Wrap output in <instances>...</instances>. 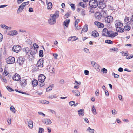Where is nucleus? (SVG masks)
<instances>
[{
  "label": "nucleus",
  "mask_w": 133,
  "mask_h": 133,
  "mask_svg": "<svg viewBox=\"0 0 133 133\" xmlns=\"http://www.w3.org/2000/svg\"><path fill=\"white\" fill-rule=\"evenodd\" d=\"M59 12L57 11L52 16L51 14L50 15V18L48 20V22L50 24L53 25L56 23V18L59 17Z\"/></svg>",
  "instance_id": "nucleus-1"
},
{
  "label": "nucleus",
  "mask_w": 133,
  "mask_h": 133,
  "mask_svg": "<svg viewBox=\"0 0 133 133\" xmlns=\"http://www.w3.org/2000/svg\"><path fill=\"white\" fill-rule=\"evenodd\" d=\"M116 27L117 28L116 30L119 32H122L124 31V29L122 28L123 24L119 20H116L115 22Z\"/></svg>",
  "instance_id": "nucleus-2"
},
{
  "label": "nucleus",
  "mask_w": 133,
  "mask_h": 133,
  "mask_svg": "<svg viewBox=\"0 0 133 133\" xmlns=\"http://www.w3.org/2000/svg\"><path fill=\"white\" fill-rule=\"evenodd\" d=\"M89 5L90 7L95 8L98 6V4L96 0H91L89 2Z\"/></svg>",
  "instance_id": "nucleus-3"
},
{
  "label": "nucleus",
  "mask_w": 133,
  "mask_h": 133,
  "mask_svg": "<svg viewBox=\"0 0 133 133\" xmlns=\"http://www.w3.org/2000/svg\"><path fill=\"white\" fill-rule=\"evenodd\" d=\"M91 63L95 68L98 71H100V67L99 65L94 61H91Z\"/></svg>",
  "instance_id": "nucleus-4"
},
{
  "label": "nucleus",
  "mask_w": 133,
  "mask_h": 133,
  "mask_svg": "<svg viewBox=\"0 0 133 133\" xmlns=\"http://www.w3.org/2000/svg\"><path fill=\"white\" fill-rule=\"evenodd\" d=\"M13 50L16 53H18L21 49V47L19 45L14 46L13 47Z\"/></svg>",
  "instance_id": "nucleus-5"
},
{
  "label": "nucleus",
  "mask_w": 133,
  "mask_h": 133,
  "mask_svg": "<svg viewBox=\"0 0 133 133\" xmlns=\"http://www.w3.org/2000/svg\"><path fill=\"white\" fill-rule=\"evenodd\" d=\"M7 63L8 64H13L15 61V58L14 57H10L7 59Z\"/></svg>",
  "instance_id": "nucleus-6"
},
{
  "label": "nucleus",
  "mask_w": 133,
  "mask_h": 133,
  "mask_svg": "<svg viewBox=\"0 0 133 133\" xmlns=\"http://www.w3.org/2000/svg\"><path fill=\"white\" fill-rule=\"evenodd\" d=\"M105 20L106 22L109 23L113 21V18L111 16H108L105 17Z\"/></svg>",
  "instance_id": "nucleus-7"
},
{
  "label": "nucleus",
  "mask_w": 133,
  "mask_h": 133,
  "mask_svg": "<svg viewBox=\"0 0 133 133\" xmlns=\"http://www.w3.org/2000/svg\"><path fill=\"white\" fill-rule=\"evenodd\" d=\"M24 61V58H23L22 57H18L17 62L20 65H21L23 64Z\"/></svg>",
  "instance_id": "nucleus-8"
},
{
  "label": "nucleus",
  "mask_w": 133,
  "mask_h": 133,
  "mask_svg": "<svg viewBox=\"0 0 133 133\" xmlns=\"http://www.w3.org/2000/svg\"><path fill=\"white\" fill-rule=\"evenodd\" d=\"M110 33V31H108L107 29L104 28L103 29L102 36L108 37V36L109 35Z\"/></svg>",
  "instance_id": "nucleus-9"
},
{
  "label": "nucleus",
  "mask_w": 133,
  "mask_h": 133,
  "mask_svg": "<svg viewBox=\"0 0 133 133\" xmlns=\"http://www.w3.org/2000/svg\"><path fill=\"white\" fill-rule=\"evenodd\" d=\"M46 78V77L44 75H40L38 78V80L39 82H43L45 80Z\"/></svg>",
  "instance_id": "nucleus-10"
},
{
  "label": "nucleus",
  "mask_w": 133,
  "mask_h": 133,
  "mask_svg": "<svg viewBox=\"0 0 133 133\" xmlns=\"http://www.w3.org/2000/svg\"><path fill=\"white\" fill-rule=\"evenodd\" d=\"M94 24L99 28H102L104 27L103 24L99 22L95 21L94 22Z\"/></svg>",
  "instance_id": "nucleus-11"
},
{
  "label": "nucleus",
  "mask_w": 133,
  "mask_h": 133,
  "mask_svg": "<svg viewBox=\"0 0 133 133\" xmlns=\"http://www.w3.org/2000/svg\"><path fill=\"white\" fill-rule=\"evenodd\" d=\"M13 79L14 80L18 81L20 79V75L17 73H16L13 76Z\"/></svg>",
  "instance_id": "nucleus-12"
},
{
  "label": "nucleus",
  "mask_w": 133,
  "mask_h": 133,
  "mask_svg": "<svg viewBox=\"0 0 133 133\" xmlns=\"http://www.w3.org/2000/svg\"><path fill=\"white\" fill-rule=\"evenodd\" d=\"M20 83L21 86L25 87L26 85L27 84L26 80L24 79H21L20 80Z\"/></svg>",
  "instance_id": "nucleus-13"
},
{
  "label": "nucleus",
  "mask_w": 133,
  "mask_h": 133,
  "mask_svg": "<svg viewBox=\"0 0 133 133\" xmlns=\"http://www.w3.org/2000/svg\"><path fill=\"white\" fill-rule=\"evenodd\" d=\"M43 59H40L37 62L38 66L42 67L43 66Z\"/></svg>",
  "instance_id": "nucleus-14"
},
{
  "label": "nucleus",
  "mask_w": 133,
  "mask_h": 133,
  "mask_svg": "<svg viewBox=\"0 0 133 133\" xmlns=\"http://www.w3.org/2000/svg\"><path fill=\"white\" fill-rule=\"evenodd\" d=\"M22 50L23 53L26 55L29 53L30 51L29 49L27 47L24 48L22 49Z\"/></svg>",
  "instance_id": "nucleus-15"
},
{
  "label": "nucleus",
  "mask_w": 133,
  "mask_h": 133,
  "mask_svg": "<svg viewBox=\"0 0 133 133\" xmlns=\"http://www.w3.org/2000/svg\"><path fill=\"white\" fill-rule=\"evenodd\" d=\"M106 6L105 4L103 2H102L101 4H98V6L101 9H103L105 8Z\"/></svg>",
  "instance_id": "nucleus-16"
},
{
  "label": "nucleus",
  "mask_w": 133,
  "mask_h": 133,
  "mask_svg": "<svg viewBox=\"0 0 133 133\" xmlns=\"http://www.w3.org/2000/svg\"><path fill=\"white\" fill-rule=\"evenodd\" d=\"M25 7L22 4L20 5L19 7L17 10V13H19L20 12H21L23 9H24V8Z\"/></svg>",
  "instance_id": "nucleus-17"
},
{
  "label": "nucleus",
  "mask_w": 133,
  "mask_h": 133,
  "mask_svg": "<svg viewBox=\"0 0 133 133\" xmlns=\"http://www.w3.org/2000/svg\"><path fill=\"white\" fill-rule=\"evenodd\" d=\"M92 35L94 37H97L99 36V34L97 31L94 30L92 31Z\"/></svg>",
  "instance_id": "nucleus-18"
},
{
  "label": "nucleus",
  "mask_w": 133,
  "mask_h": 133,
  "mask_svg": "<svg viewBox=\"0 0 133 133\" xmlns=\"http://www.w3.org/2000/svg\"><path fill=\"white\" fill-rule=\"evenodd\" d=\"M42 121L43 123L46 124H50L52 123L50 119H44Z\"/></svg>",
  "instance_id": "nucleus-19"
},
{
  "label": "nucleus",
  "mask_w": 133,
  "mask_h": 133,
  "mask_svg": "<svg viewBox=\"0 0 133 133\" xmlns=\"http://www.w3.org/2000/svg\"><path fill=\"white\" fill-rule=\"evenodd\" d=\"M37 52V49L34 48L32 49V50L30 51V54L31 55L35 54Z\"/></svg>",
  "instance_id": "nucleus-20"
},
{
  "label": "nucleus",
  "mask_w": 133,
  "mask_h": 133,
  "mask_svg": "<svg viewBox=\"0 0 133 133\" xmlns=\"http://www.w3.org/2000/svg\"><path fill=\"white\" fill-rule=\"evenodd\" d=\"M70 22V20L69 19L67 20H66L64 22L63 25L65 26L66 27H68V24Z\"/></svg>",
  "instance_id": "nucleus-21"
},
{
  "label": "nucleus",
  "mask_w": 133,
  "mask_h": 133,
  "mask_svg": "<svg viewBox=\"0 0 133 133\" xmlns=\"http://www.w3.org/2000/svg\"><path fill=\"white\" fill-rule=\"evenodd\" d=\"M78 39V38L76 36H71V37L69 38L68 39V40L69 41H75Z\"/></svg>",
  "instance_id": "nucleus-22"
},
{
  "label": "nucleus",
  "mask_w": 133,
  "mask_h": 133,
  "mask_svg": "<svg viewBox=\"0 0 133 133\" xmlns=\"http://www.w3.org/2000/svg\"><path fill=\"white\" fill-rule=\"evenodd\" d=\"M72 91L75 95L78 96H79L80 95V92L77 90H72Z\"/></svg>",
  "instance_id": "nucleus-23"
},
{
  "label": "nucleus",
  "mask_w": 133,
  "mask_h": 133,
  "mask_svg": "<svg viewBox=\"0 0 133 133\" xmlns=\"http://www.w3.org/2000/svg\"><path fill=\"white\" fill-rule=\"evenodd\" d=\"M97 14H98L100 15V16H103L105 17L107 13L105 11H104L102 10L101 11L100 13H98Z\"/></svg>",
  "instance_id": "nucleus-24"
},
{
  "label": "nucleus",
  "mask_w": 133,
  "mask_h": 133,
  "mask_svg": "<svg viewBox=\"0 0 133 133\" xmlns=\"http://www.w3.org/2000/svg\"><path fill=\"white\" fill-rule=\"evenodd\" d=\"M32 83L34 87L36 86L38 84V82L37 80H33L32 82Z\"/></svg>",
  "instance_id": "nucleus-25"
},
{
  "label": "nucleus",
  "mask_w": 133,
  "mask_h": 133,
  "mask_svg": "<svg viewBox=\"0 0 133 133\" xmlns=\"http://www.w3.org/2000/svg\"><path fill=\"white\" fill-rule=\"evenodd\" d=\"M78 113L79 115L83 116L84 115V109H82L78 110Z\"/></svg>",
  "instance_id": "nucleus-26"
},
{
  "label": "nucleus",
  "mask_w": 133,
  "mask_h": 133,
  "mask_svg": "<svg viewBox=\"0 0 133 133\" xmlns=\"http://www.w3.org/2000/svg\"><path fill=\"white\" fill-rule=\"evenodd\" d=\"M28 125L30 128H32L33 127V122L32 120H30L29 121Z\"/></svg>",
  "instance_id": "nucleus-27"
},
{
  "label": "nucleus",
  "mask_w": 133,
  "mask_h": 133,
  "mask_svg": "<svg viewBox=\"0 0 133 133\" xmlns=\"http://www.w3.org/2000/svg\"><path fill=\"white\" fill-rule=\"evenodd\" d=\"M88 29V26L87 25H85L84 26L82 30V31L84 32H86Z\"/></svg>",
  "instance_id": "nucleus-28"
},
{
  "label": "nucleus",
  "mask_w": 133,
  "mask_h": 133,
  "mask_svg": "<svg viewBox=\"0 0 133 133\" xmlns=\"http://www.w3.org/2000/svg\"><path fill=\"white\" fill-rule=\"evenodd\" d=\"M47 8L48 10L50 9L52 7V5L51 2H49L47 4Z\"/></svg>",
  "instance_id": "nucleus-29"
},
{
  "label": "nucleus",
  "mask_w": 133,
  "mask_h": 133,
  "mask_svg": "<svg viewBox=\"0 0 133 133\" xmlns=\"http://www.w3.org/2000/svg\"><path fill=\"white\" fill-rule=\"evenodd\" d=\"M78 20H79L78 19L76 20L75 21V26L76 28V29H77V30L79 29H80V28H77L78 26Z\"/></svg>",
  "instance_id": "nucleus-30"
},
{
  "label": "nucleus",
  "mask_w": 133,
  "mask_h": 133,
  "mask_svg": "<svg viewBox=\"0 0 133 133\" xmlns=\"http://www.w3.org/2000/svg\"><path fill=\"white\" fill-rule=\"evenodd\" d=\"M110 51H116V52L118 51V49L117 48H113L112 49H111L110 50Z\"/></svg>",
  "instance_id": "nucleus-31"
},
{
  "label": "nucleus",
  "mask_w": 133,
  "mask_h": 133,
  "mask_svg": "<svg viewBox=\"0 0 133 133\" xmlns=\"http://www.w3.org/2000/svg\"><path fill=\"white\" fill-rule=\"evenodd\" d=\"M91 111L94 114L96 115V114L97 112L94 106H93L92 107Z\"/></svg>",
  "instance_id": "nucleus-32"
},
{
  "label": "nucleus",
  "mask_w": 133,
  "mask_h": 133,
  "mask_svg": "<svg viewBox=\"0 0 133 133\" xmlns=\"http://www.w3.org/2000/svg\"><path fill=\"white\" fill-rule=\"evenodd\" d=\"M39 56L42 57L43 56V52L42 50H40L39 52Z\"/></svg>",
  "instance_id": "nucleus-33"
},
{
  "label": "nucleus",
  "mask_w": 133,
  "mask_h": 133,
  "mask_svg": "<svg viewBox=\"0 0 133 133\" xmlns=\"http://www.w3.org/2000/svg\"><path fill=\"white\" fill-rule=\"evenodd\" d=\"M87 131H89L90 133H93L94 130L93 129H91L89 127L87 130Z\"/></svg>",
  "instance_id": "nucleus-34"
},
{
  "label": "nucleus",
  "mask_w": 133,
  "mask_h": 133,
  "mask_svg": "<svg viewBox=\"0 0 133 133\" xmlns=\"http://www.w3.org/2000/svg\"><path fill=\"white\" fill-rule=\"evenodd\" d=\"M105 42L109 44H113L111 40H106L105 41Z\"/></svg>",
  "instance_id": "nucleus-35"
},
{
  "label": "nucleus",
  "mask_w": 133,
  "mask_h": 133,
  "mask_svg": "<svg viewBox=\"0 0 133 133\" xmlns=\"http://www.w3.org/2000/svg\"><path fill=\"white\" fill-rule=\"evenodd\" d=\"M79 5L81 6L83 8L85 7V4H84V2H83L79 3Z\"/></svg>",
  "instance_id": "nucleus-36"
},
{
  "label": "nucleus",
  "mask_w": 133,
  "mask_h": 133,
  "mask_svg": "<svg viewBox=\"0 0 133 133\" xmlns=\"http://www.w3.org/2000/svg\"><path fill=\"white\" fill-rule=\"evenodd\" d=\"M6 88L8 91L9 92L13 91L14 90L9 86H8L6 87Z\"/></svg>",
  "instance_id": "nucleus-37"
},
{
  "label": "nucleus",
  "mask_w": 133,
  "mask_h": 133,
  "mask_svg": "<svg viewBox=\"0 0 133 133\" xmlns=\"http://www.w3.org/2000/svg\"><path fill=\"white\" fill-rule=\"evenodd\" d=\"M124 29H125L126 30L128 31L130 29V27L128 25L124 27Z\"/></svg>",
  "instance_id": "nucleus-38"
},
{
  "label": "nucleus",
  "mask_w": 133,
  "mask_h": 133,
  "mask_svg": "<svg viewBox=\"0 0 133 133\" xmlns=\"http://www.w3.org/2000/svg\"><path fill=\"white\" fill-rule=\"evenodd\" d=\"M44 130L42 128H39V129L38 133H42L44 132Z\"/></svg>",
  "instance_id": "nucleus-39"
},
{
  "label": "nucleus",
  "mask_w": 133,
  "mask_h": 133,
  "mask_svg": "<svg viewBox=\"0 0 133 133\" xmlns=\"http://www.w3.org/2000/svg\"><path fill=\"white\" fill-rule=\"evenodd\" d=\"M132 20V18L131 19V18L129 17H127V19H125L126 21L125 22L127 23L129 22L130 21Z\"/></svg>",
  "instance_id": "nucleus-40"
},
{
  "label": "nucleus",
  "mask_w": 133,
  "mask_h": 133,
  "mask_svg": "<svg viewBox=\"0 0 133 133\" xmlns=\"http://www.w3.org/2000/svg\"><path fill=\"white\" fill-rule=\"evenodd\" d=\"M114 32L112 31H110V34L109 36H108V37H112L113 34H114Z\"/></svg>",
  "instance_id": "nucleus-41"
},
{
  "label": "nucleus",
  "mask_w": 133,
  "mask_h": 133,
  "mask_svg": "<svg viewBox=\"0 0 133 133\" xmlns=\"http://www.w3.org/2000/svg\"><path fill=\"white\" fill-rule=\"evenodd\" d=\"M11 110L14 113L15 112V108L13 106H11L10 107Z\"/></svg>",
  "instance_id": "nucleus-42"
},
{
  "label": "nucleus",
  "mask_w": 133,
  "mask_h": 133,
  "mask_svg": "<svg viewBox=\"0 0 133 133\" xmlns=\"http://www.w3.org/2000/svg\"><path fill=\"white\" fill-rule=\"evenodd\" d=\"M112 75H114V77L116 78H118L119 76L117 74H115L113 72L112 73Z\"/></svg>",
  "instance_id": "nucleus-43"
},
{
  "label": "nucleus",
  "mask_w": 133,
  "mask_h": 133,
  "mask_svg": "<svg viewBox=\"0 0 133 133\" xmlns=\"http://www.w3.org/2000/svg\"><path fill=\"white\" fill-rule=\"evenodd\" d=\"M52 87L49 86L46 89V91H51L52 90Z\"/></svg>",
  "instance_id": "nucleus-44"
},
{
  "label": "nucleus",
  "mask_w": 133,
  "mask_h": 133,
  "mask_svg": "<svg viewBox=\"0 0 133 133\" xmlns=\"http://www.w3.org/2000/svg\"><path fill=\"white\" fill-rule=\"evenodd\" d=\"M101 71L103 72V73H106L107 72V70L104 68H103L101 70Z\"/></svg>",
  "instance_id": "nucleus-45"
},
{
  "label": "nucleus",
  "mask_w": 133,
  "mask_h": 133,
  "mask_svg": "<svg viewBox=\"0 0 133 133\" xmlns=\"http://www.w3.org/2000/svg\"><path fill=\"white\" fill-rule=\"evenodd\" d=\"M27 43L29 45H31L32 44V42L31 41L30 39H27L26 41Z\"/></svg>",
  "instance_id": "nucleus-46"
},
{
  "label": "nucleus",
  "mask_w": 133,
  "mask_h": 133,
  "mask_svg": "<svg viewBox=\"0 0 133 133\" xmlns=\"http://www.w3.org/2000/svg\"><path fill=\"white\" fill-rule=\"evenodd\" d=\"M29 3V1H27L25 2H23L22 3V4L24 6H25L26 5H28Z\"/></svg>",
  "instance_id": "nucleus-47"
},
{
  "label": "nucleus",
  "mask_w": 133,
  "mask_h": 133,
  "mask_svg": "<svg viewBox=\"0 0 133 133\" xmlns=\"http://www.w3.org/2000/svg\"><path fill=\"white\" fill-rule=\"evenodd\" d=\"M34 48L37 49L38 48L39 46L36 43L34 44L33 45Z\"/></svg>",
  "instance_id": "nucleus-48"
},
{
  "label": "nucleus",
  "mask_w": 133,
  "mask_h": 133,
  "mask_svg": "<svg viewBox=\"0 0 133 133\" xmlns=\"http://www.w3.org/2000/svg\"><path fill=\"white\" fill-rule=\"evenodd\" d=\"M75 103V102L74 101H71L69 102V104L70 105L72 106L74 105Z\"/></svg>",
  "instance_id": "nucleus-49"
},
{
  "label": "nucleus",
  "mask_w": 133,
  "mask_h": 133,
  "mask_svg": "<svg viewBox=\"0 0 133 133\" xmlns=\"http://www.w3.org/2000/svg\"><path fill=\"white\" fill-rule=\"evenodd\" d=\"M71 7L74 10L75 8V5L74 4L72 3L70 5Z\"/></svg>",
  "instance_id": "nucleus-50"
},
{
  "label": "nucleus",
  "mask_w": 133,
  "mask_h": 133,
  "mask_svg": "<svg viewBox=\"0 0 133 133\" xmlns=\"http://www.w3.org/2000/svg\"><path fill=\"white\" fill-rule=\"evenodd\" d=\"M1 79L2 81L3 80V82L5 83H6L7 82V80L5 78H2V77H1Z\"/></svg>",
  "instance_id": "nucleus-51"
},
{
  "label": "nucleus",
  "mask_w": 133,
  "mask_h": 133,
  "mask_svg": "<svg viewBox=\"0 0 133 133\" xmlns=\"http://www.w3.org/2000/svg\"><path fill=\"white\" fill-rule=\"evenodd\" d=\"M96 1L98 3V4H101L102 2H103L104 0H96Z\"/></svg>",
  "instance_id": "nucleus-52"
},
{
  "label": "nucleus",
  "mask_w": 133,
  "mask_h": 133,
  "mask_svg": "<svg viewBox=\"0 0 133 133\" xmlns=\"http://www.w3.org/2000/svg\"><path fill=\"white\" fill-rule=\"evenodd\" d=\"M102 17V16H100V15L98 14L97 16H96V18L97 19L99 20Z\"/></svg>",
  "instance_id": "nucleus-53"
},
{
  "label": "nucleus",
  "mask_w": 133,
  "mask_h": 133,
  "mask_svg": "<svg viewBox=\"0 0 133 133\" xmlns=\"http://www.w3.org/2000/svg\"><path fill=\"white\" fill-rule=\"evenodd\" d=\"M7 122L9 124H11V120L10 118H8L7 119Z\"/></svg>",
  "instance_id": "nucleus-54"
},
{
  "label": "nucleus",
  "mask_w": 133,
  "mask_h": 133,
  "mask_svg": "<svg viewBox=\"0 0 133 133\" xmlns=\"http://www.w3.org/2000/svg\"><path fill=\"white\" fill-rule=\"evenodd\" d=\"M13 33L14 35H16L17 34L18 32L16 30H13Z\"/></svg>",
  "instance_id": "nucleus-55"
},
{
  "label": "nucleus",
  "mask_w": 133,
  "mask_h": 133,
  "mask_svg": "<svg viewBox=\"0 0 133 133\" xmlns=\"http://www.w3.org/2000/svg\"><path fill=\"white\" fill-rule=\"evenodd\" d=\"M13 30L10 31L8 33V35L10 36H13L14 35L13 33Z\"/></svg>",
  "instance_id": "nucleus-56"
},
{
  "label": "nucleus",
  "mask_w": 133,
  "mask_h": 133,
  "mask_svg": "<svg viewBox=\"0 0 133 133\" xmlns=\"http://www.w3.org/2000/svg\"><path fill=\"white\" fill-rule=\"evenodd\" d=\"M40 82V83H39L38 85L40 86L41 87H42L44 85V83H43V82Z\"/></svg>",
  "instance_id": "nucleus-57"
},
{
  "label": "nucleus",
  "mask_w": 133,
  "mask_h": 133,
  "mask_svg": "<svg viewBox=\"0 0 133 133\" xmlns=\"http://www.w3.org/2000/svg\"><path fill=\"white\" fill-rule=\"evenodd\" d=\"M7 71L6 70H5V69L4 70V72L3 73V75L4 76H5L7 75L8 74H7L6 75H4V74H6L7 73Z\"/></svg>",
  "instance_id": "nucleus-58"
},
{
  "label": "nucleus",
  "mask_w": 133,
  "mask_h": 133,
  "mask_svg": "<svg viewBox=\"0 0 133 133\" xmlns=\"http://www.w3.org/2000/svg\"><path fill=\"white\" fill-rule=\"evenodd\" d=\"M38 113L39 115H42L43 117H45V115L43 113L41 112H38Z\"/></svg>",
  "instance_id": "nucleus-59"
},
{
  "label": "nucleus",
  "mask_w": 133,
  "mask_h": 133,
  "mask_svg": "<svg viewBox=\"0 0 133 133\" xmlns=\"http://www.w3.org/2000/svg\"><path fill=\"white\" fill-rule=\"evenodd\" d=\"M116 111L115 109L113 110L112 111V114L114 115H115L116 113Z\"/></svg>",
  "instance_id": "nucleus-60"
},
{
  "label": "nucleus",
  "mask_w": 133,
  "mask_h": 133,
  "mask_svg": "<svg viewBox=\"0 0 133 133\" xmlns=\"http://www.w3.org/2000/svg\"><path fill=\"white\" fill-rule=\"evenodd\" d=\"M122 54L123 56H127V55H128V53H125L123 52H122Z\"/></svg>",
  "instance_id": "nucleus-61"
},
{
  "label": "nucleus",
  "mask_w": 133,
  "mask_h": 133,
  "mask_svg": "<svg viewBox=\"0 0 133 133\" xmlns=\"http://www.w3.org/2000/svg\"><path fill=\"white\" fill-rule=\"evenodd\" d=\"M99 90L97 89L95 92V95L96 96H98L99 95Z\"/></svg>",
  "instance_id": "nucleus-62"
},
{
  "label": "nucleus",
  "mask_w": 133,
  "mask_h": 133,
  "mask_svg": "<svg viewBox=\"0 0 133 133\" xmlns=\"http://www.w3.org/2000/svg\"><path fill=\"white\" fill-rule=\"evenodd\" d=\"M35 69L34 70L36 71H38L39 69L38 66L37 65H36L35 66Z\"/></svg>",
  "instance_id": "nucleus-63"
},
{
  "label": "nucleus",
  "mask_w": 133,
  "mask_h": 133,
  "mask_svg": "<svg viewBox=\"0 0 133 133\" xmlns=\"http://www.w3.org/2000/svg\"><path fill=\"white\" fill-rule=\"evenodd\" d=\"M118 71H119L120 72H122L123 71V69L121 67H120L118 69Z\"/></svg>",
  "instance_id": "nucleus-64"
}]
</instances>
